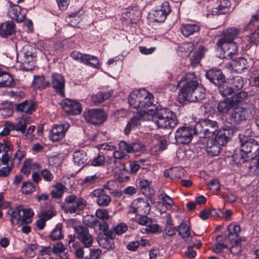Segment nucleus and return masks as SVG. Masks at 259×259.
Wrapping results in <instances>:
<instances>
[{"mask_svg": "<svg viewBox=\"0 0 259 259\" xmlns=\"http://www.w3.org/2000/svg\"><path fill=\"white\" fill-rule=\"evenodd\" d=\"M92 195L97 198L96 202L100 206H107L111 202L110 196L106 194L104 189H95L92 193Z\"/></svg>", "mask_w": 259, "mask_h": 259, "instance_id": "nucleus-21", "label": "nucleus"}, {"mask_svg": "<svg viewBox=\"0 0 259 259\" xmlns=\"http://www.w3.org/2000/svg\"><path fill=\"white\" fill-rule=\"evenodd\" d=\"M62 108L68 114L77 115L81 111L80 104L76 101L69 99H65L62 102Z\"/></svg>", "mask_w": 259, "mask_h": 259, "instance_id": "nucleus-17", "label": "nucleus"}, {"mask_svg": "<svg viewBox=\"0 0 259 259\" xmlns=\"http://www.w3.org/2000/svg\"><path fill=\"white\" fill-rule=\"evenodd\" d=\"M155 123L159 128H172L178 123L176 114L169 108H161L152 115Z\"/></svg>", "mask_w": 259, "mask_h": 259, "instance_id": "nucleus-1", "label": "nucleus"}, {"mask_svg": "<svg viewBox=\"0 0 259 259\" xmlns=\"http://www.w3.org/2000/svg\"><path fill=\"white\" fill-rule=\"evenodd\" d=\"M143 119L141 117V114L137 115L134 117L132 118L128 122L125 129L124 133L125 135H128L131 131L134 129L136 126L140 124V119Z\"/></svg>", "mask_w": 259, "mask_h": 259, "instance_id": "nucleus-39", "label": "nucleus"}, {"mask_svg": "<svg viewBox=\"0 0 259 259\" xmlns=\"http://www.w3.org/2000/svg\"><path fill=\"white\" fill-rule=\"evenodd\" d=\"M111 94H112V92H99L96 94L92 95V101L95 104L100 103L108 99Z\"/></svg>", "mask_w": 259, "mask_h": 259, "instance_id": "nucleus-44", "label": "nucleus"}, {"mask_svg": "<svg viewBox=\"0 0 259 259\" xmlns=\"http://www.w3.org/2000/svg\"><path fill=\"white\" fill-rule=\"evenodd\" d=\"M36 49L34 47L26 44L23 46L19 55L23 57L21 61L24 68L27 70H32L34 67L36 58Z\"/></svg>", "mask_w": 259, "mask_h": 259, "instance_id": "nucleus-7", "label": "nucleus"}, {"mask_svg": "<svg viewBox=\"0 0 259 259\" xmlns=\"http://www.w3.org/2000/svg\"><path fill=\"white\" fill-rule=\"evenodd\" d=\"M69 127L70 124L67 122L54 125L49 134L50 139L53 142L60 141L64 138Z\"/></svg>", "mask_w": 259, "mask_h": 259, "instance_id": "nucleus-12", "label": "nucleus"}, {"mask_svg": "<svg viewBox=\"0 0 259 259\" xmlns=\"http://www.w3.org/2000/svg\"><path fill=\"white\" fill-rule=\"evenodd\" d=\"M26 11L18 5H14L9 11V14L12 19L16 20L18 22H22L25 18Z\"/></svg>", "mask_w": 259, "mask_h": 259, "instance_id": "nucleus-23", "label": "nucleus"}, {"mask_svg": "<svg viewBox=\"0 0 259 259\" xmlns=\"http://www.w3.org/2000/svg\"><path fill=\"white\" fill-rule=\"evenodd\" d=\"M193 135H196L194 127L181 126L176 132L175 138L179 143L188 144L191 141Z\"/></svg>", "mask_w": 259, "mask_h": 259, "instance_id": "nucleus-10", "label": "nucleus"}, {"mask_svg": "<svg viewBox=\"0 0 259 259\" xmlns=\"http://www.w3.org/2000/svg\"><path fill=\"white\" fill-rule=\"evenodd\" d=\"M32 84L36 88H45L49 85V82L45 81L44 76H36L34 77Z\"/></svg>", "mask_w": 259, "mask_h": 259, "instance_id": "nucleus-52", "label": "nucleus"}, {"mask_svg": "<svg viewBox=\"0 0 259 259\" xmlns=\"http://www.w3.org/2000/svg\"><path fill=\"white\" fill-rule=\"evenodd\" d=\"M73 162L77 165H85L88 160V156L83 150L76 151L73 154Z\"/></svg>", "mask_w": 259, "mask_h": 259, "instance_id": "nucleus-29", "label": "nucleus"}, {"mask_svg": "<svg viewBox=\"0 0 259 259\" xmlns=\"http://www.w3.org/2000/svg\"><path fill=\"white\" fill-rule=\"evenodd\" d=\"M205 52L206 49L204 47L199 46L198 51L195 53L191 59V65L192 67L196 66L200 63Z\"/></svg>", "mask_w": 259, "mask_h": 259, "instance_id": "nucleus-41", "label": "nucleus"}, {"mask_svg": "<svg viewBox=\"0 0 259 259\" xmlns=\"http://www.w3.org/2000/svg\"><path fill=\"white\" fill-rule=\"evenodd\" d=\"M227 230L229 232L228 238L231 241L239 238V233L240 232V227L239 225L231 224L228 226Z\"/></svg>", "mask_w": 259, "mask_h": 259, "instance_id": "nucleus-42", "label": "nucleus"}, {"mask_svg": "<svg viewBox=\"0 0 259 259\" xmlns=\"http://www.w3.org/2000/svg\"><path fill=\"white\" fill-rule=\"evenodd\" d=\"M65 203L62 207L65 212L74 213L82 210L86 206L87 201L81 198H77L75 195L71 194L67 196Z\"/></svg>", "mask_w": 259, "mask_h": 259, "instance_id": "nucleus-6", "label": "nucleus"}, {"mask_svg": "<svg viewBox=\"0 0 259 259\" xmlns=\"http://www.w3.org/2000/svg\"><path fill=\"white\" fill-rule=\"evenodd\" d=\"M231 3L229 0H219L210 10L212 15H221L228 13Z\"/></svg>", "mask_w": 259, "mask_h": 259, "instance_id": "nucleus-20", "label": "nucleus"}, {"mask_svg": "<svg viewBox=\"0 0 259 259\" xmlns=\"http://www.w3.org/2000/svg\"><path fill=\"white\" fill-rule=\"evenodd\" d=\"M145 232L148 234H154L158 232H161V229L160 227L154 222L152 220L150 223L148 224L147 226L145 229Z\"/></svg>", "mask_w": 259, "mask_h": 259, "instance_id": "nucleus-56", "label": "nucleus"}, {"mask_svg": "<svg viewBox=\"0 0 259 259\" xmlns=\"http://www.w3.org/2000/svg\"><path fill=\"white\" fill-rule=\"evenodd\" d=\"M194 49V45L192 42H185L181 44L178 48L179 55L182 57H186Z\"/></svg>", "mask_w": 259, "mask_h": 259, "instance_id": "nucleus-32", "label": "nucleus"}, {"mask_svg": "<svg viewBox=\"0 0 259 259\" xmlns=\"http://www.w3.org/2000/svg\"><path fill=\"white\" fill-rule=\"evenodd\" d=\"M23 210L22 206H18L14 208H11L8 211V214L11 216L10 221L12 225L21 223L22 217L21 212Z\"/></svg>", "mask_w": 259, "mask_h": 259, "instance_id": "nucleus-27", "label": "nucleus"}, {"mask_svg": "<svg viewBox=\"0 0 259 259\" xmlns=\"http://www.w3.org/2000/svg\"><path fill=\"white\" fill-rule=\"evenodd\" d=\"M179 234L187 243H190L192 240L189 227L184 223H182L179 227Z\"/></svg>", "mask_w": 259, "mask_h": 259, "instance_id": "nucleus-34", "label": "nucleus"}, {"mask_svg": "<svg viewBox=\"0 0 259 259\" xmlns=\"http://www.w3.org/2000/svg\"><path fill=\"white\" fill-rule=\"evenodd\" d=\"M83 116L88 123L95 125L102 124L107 119V114L102 109H90L83 112Z\"/></svg>", "mask_w": 259, "mask_h": 259, "instance_id": "nucleus-8", "label": "nucleus"}, {"mask_svg": "<svg viewBox=\"0 0 259 259\" xmlns=\"http://www.w3.org/2000/svg\"><path fill=\"white\" fill-rule=\"evenodd\" d=\"M239 30L236 28L231 27L226 29L220 39H223L224 42H233V40L238 36Z\"/></svg>", "mask_w": 259, "mask_h": 259, "instance_id": "nucleus-28", "label": "nucleus"}, {"mask_svg": "<svg viewBox=\"0 0 259 259\" xmlns=\"http://www.w3.org/2000/svg\"><path fill=\"white\" fill-rule=\"evenodd\" d=\"M7 166L3 167L0 169V177H6L9 176L10 173L11 172L14 167L13 162L11 161V163L9 165V162L8 164H6Z\"/></svg>", "mask_w": 259, "mask_h": 259, "instance_id": "nucleus-60", "label": "nucleus"}, {"mask_svg": "<svg viewBox=\"0 0 259 259\" xmlns=\"http://www.w3.org/2000/svg\"><path fill=\"white\" fill-rule=\"evenodd\" d=\"M199 30V26L196 24H182L181 26L182 33L186 37L198 32Z\"/></svg>", "mask_w": 259, "mask_h": 259, "instance_id": "nucleus-36", "label": "nucleus"}, {"mask_svg": "<svg viewBox=\"0 0 259 259\" xmlns=\"http://www.w3.org/2000/svg\"><path fill=\"white\" fill-rule=\"evenodd\" d=\"M96 215L98 219L103 221V222H106L110 218L108 212L105 209H97L96 212Z\"/></svg>", "mask_w": 259, "mask_h": 259, "instance_id": "nucleus-58", "label": "nucleus"}, {"mask_svg": "<svg viewBox=\"0 0 259 259\" xmlns=\"http://www.w3.org/2000/svg\"><path fill=\"white\" fill-rule=\"evenodd\" d=\"M150 211L149 203L144 199L134 200L130 205L128 212L137 214H147Z\"/></svg>", "mask_w": 259, "mask_h": 259, "instance_id": "nucleus-11", "label": "nucleus"}, {"mask_svg": "<svg viewBox=\"0 0 259 259\" xmlns=\"http://www.w3.org/2000/svg\"><path fill=\"white\" fill-rule=\"evenodd\" d=\"M37 246L36 244H30L27 247L25 254L28 257H33L35 255V250L37 249Z\"/></svg>", "mask_w": 259, "mask_h": 259, "instance_id": "nucleus-62", "label": "nucleus"}, {"mask_svg": "<svg viewBox=\"0 0 259 259\" xmlns=\"http://www.w3.org/2000/svg\"><path fill=\"white\" fill-rule=\"evenodd\" d=\"M166 219V226L164 229V232L165 235L163 234V237L165 238V235H167L169 236H174L178 229L176 227H174L172 224V219L171 216L169 214H166L165 217Z\"/></svg>", "mask_w": 259, "mask_h": 259, "instance_id": "nucleus-37", "label": "nucleus"}, {"mask_svg": "<svg viewBox=\"0 0 259 259\" xmlns=\"http://www.w3.org/2000/svg\"><path fill=\"white\" fill-rule=\"evenodd\" d=\"M141 96L139 113L144 120H150L155 112L152 108L154 107L153 96L145 89L141 90Z\"/></svg>", "mask_w": 259, "mask_h": 259, "instance_id": "nucleus-3", "label": "nucleus"}, {"mask_svg": "<svg viewBox=\"0 0 259 259\" xmlns=\"http://www.w3.org/2000/svg\"><path fill=\"white\" fill-rule=\"evenodd\" d=\"M101 230L104 233L106 237L111 240L114 239L115 237V233L114 231L108 229V225L107 222H103V224L100 225Z\"/></svg>", "mask_w": 259, "mask_h": 259, "instance_id": "nucleus-54", "label": "nucleus"}, {"mask_svg": "<svg viewBox=\"0 0 259 259\" xmlns=\"http://www.w3.org/2000/svg\"><path fill=\"white\" fill-rule=\"evenodd\" d=\"M212 140L221 147L225 145L228 140L226 131L224 130H220L217 132L215 138Z\"/></svg>", "mask_w": 259, "mask_h": 259, "instance_id": "nucleus-45", "label": "nucleus"}, {"mask_svg": "<svg viewBox=\"0 0 259 259\" xmlns=\"http://www.w3.org/2000/svg\"><path fill=\"white\" fill-rule=\"evenodd\" d=\"M15 25L12 21H6L0 24V35L7 37L12 35L15 31Z\"/></svg>", "mask_w": 259, "mask_h": 259, "instance_id": "nucleus-26", "label": "nucleus"}, {"mask_svg": "<svg viewBox=\"0 0 259 259\" xmlns=\"http://www.w3.org/2000/svg\"><path fill=\"white\" fill-rule=\"evenodd\" d=\"M232 65L235 70L240 73L246 68L247 61L243 58H239L233 61Z\"/></svg>", "mask_w": 259, "mask_h": 259, "instance_id": "nucleus-47", "label": "nucleus"}, {"mask_svg": "<svg viewBox=\"0 0 259 259\" xmlns=\"http://www.w3.org/2000/svg\"><path fill=\"white\" fill-rule=\"evenodd\" d=\"M184 83L178 95V101L180 103L186 102V99L191 94L192 92L199 85V78L194 72H189L182 78Z\"/></svg>", "mask_w": 259, "mask_h": 259, "instance_id": "nucleus-2", "label": "nucleus"}, {"mask_svg": "<svg viewBox=\"0 0 259 259\" xmlns=\"http://www.w3.org/2000/svg\"><path fill=\"white\" fill-rule=\"evenodd\" d=\"M205 76L216 86L221 85L225 81V77L220 69H210L206 72Z\"/></svg>", "mask_w": 259, "mask_h": 259, "instance_id": "nucleus-19", "label": "nucleus"}, {"mask_svg": "<svg viewBox=\"0 0 259 259\" xmlns=\"http://www.w3.org/2000/svg\"><path fill=\"white\" fill-rule=\"evenodd\" d=\"M221 146L215 142L213 140H209L207 141L205 147L207 154L211 156L218 155L221 150Z\"/></svg>", "mask_w": 259, "mask_h": 259, "instance_id": "nucleus-30", "label": "nucleus"}, {"mask_svg": "<svg viewBox=\"0 0 259 259\" xmlns=\"http://www.w3.org/2000/svg\"><path fill=\"white\" fill-rule=\"evenodd\" d=\"M217 45L223 52L222 55L224 58L232 59L237 53L238 48L234 42H224L223 39H219Z\"/></svg>", "mask_w": 259, "mask_h": 259, "instance_id": "nucleus-13", "label": "nucleus"}, {"mask_svg": "<svg viewBox=\"0 0 259 259\" xmlns=\"http://www.w3.org/2000/svg\"><path fill=\"white\" fill-rule=\"evenodd\" d=\"M23 216L22 217L21 224H29L32 222V218L34 215L33 210L31 208H23Z\"/></svg>", "mask_w": 259, "mask_h": 259, "instance_id": "nucleus-51", "label": "nucleus"}, {"mask_svg": "<svg viewBox=\"0 0 259 259\" xmlns=\"http://www.w3.org/2000/svg\"><path fill=\"white\" fill-rule=\"evenodd\" d=\"M101 176L99 172H96L93 175L88 176L83 179L81 182V185L84 187L91 186L96 184Z\"/></svg>", "mask_w": 259, "mask_h": 259, "instance_id": "nucleus-40", "label": "nucleus"}, {"mask_svg": "<svg viewBox=\"0 0 259 259\" xmlns=\"http://www.w3.org/2000/svg\"><path fill=\"white\" fill-rule=\"evenodd\" d=\"M65 80L62 74L53 73L51 74V85L55 92L62 96H64Z\"/></svg>", "mask_w": 259, "mask_h": 259, "instance_id": "nucleus-15", "label": "nucleus"}, {"mask_svg": "<svg viewBox=\"0 0 259 259\" xmlns=\"http://www.w3.org/2000/svg\"><path fill=\"white\" fill-rule=\"evenodd\" d=\"M228 81L235 92L243 88V80L242 78L239 76H237L233 77L232 79H229Z\"/></svg>", "mask_w": 259, "mask_h": 259, "instance_id": "nucleus-49", "label": "nucleus"}, {"mask_svg": "<svg viewBox=\"0 0 259 259\" xmlns=\"http://www.w3.org/2000/svg\"><path fill=\"white\" fill-rule=\"evenodd\" d=\"M35 186L31 182H24L21 187L22 192L24 194H29L35 191Z\"/></svg>", "mask_w": 259, "mask_h": 259, "instance_id": "nucleus-53", "label": "nucleus"}, {"mask_svg": "<svg viewBox=\"0 0 259 259\" xmlns=\"http://www.w3.org/2000/svg\"><path fill=\"white\" fill-rule=\"evenodd\" d=\"M141 90L135 91L132 93L128 97V103L131 107L137 109L138 112L139 111V107L140 105L141 98Z\"/></svg>", "mask_w": 259, "mask_h": 259, "instance_id": "nucleus-31", "label": "nucleus"}, {"mask_svg": "<svg viewBox=\"0 0 259 259\" xmlns=\"http://www.w3.org/2000/svg\"><path fill=\"white\" fill-rule=\"evenodd\" d=\"M205 90L201 84L198 85L191 94L186 99V101L190 102H199L204 99L205 97Z\"/></svg>", "mask_w": 259, "mask_h": 259, "instance_id": "nucleus-25", "label": "nucleus"}, {"mask_svg": "<svg viewBox=\"0 0 259 259\" xmlns=\"http://www.w3.org/2000/svg\"><path fill=\"white\" fill-rule=\"evenodd\" d=\"M74 231L77 234L78 239L85 247H89L92 245L93 239L89 234L88 228L82 225H79L74 227Z\"/></svg>", "mask_w": 259, "mask_h": 259, "instance_id": "nucleus-14", "label": "nucleus"}, {"mask_svg": "<svg viewBox=\"0 0 259 259\" xmlns=\"http://www.w3.org/2000/svg\"><path fill=\"white\" fill-rule=\"evenodd\" d=\"M247 40L250 43H259V25L253 33L248 35Z\"/></svg>", "mask_w": 259, "mask_h": 259, "instance_id": "nucleus-61", "label": "nucleus"}, {"mask_svg": "<svg viewBox=\"0 0 259 259\" xmlns=\"http://www.w3.org/2000/svg\"><path fill=\"white\" fill-rule=\"evenodd\" d=\"M65 187L61 183H57L53 187L51 195L54 198H61L65 191Z\"/></svg>", "mask_w": 259, "mask_h": 259, "instance_id": "nucleus-48", "label": "nucleus"}, {"mask_svg": "<svg viewBox=\"0 0 259 259\" xmlns=\"http://www.w3.org/2000/svg\"><path fill=\"white\" fill-rule=\"evenodd\" d=\"M218 87L220 93L224 97L231 95L235 92L229 81L225 82V80L223 83Z\"/></svg>", "mask_w": 259, "mask_h": 259, "instance_id": "nucleus-43", "label": "nucleus"}, {"mask_svg": "<svg viewBox=\"0 0 259 259\" xmlns=\"http://www.w3.org/2000/svg\"><path fill=\"white\" fill-rule=\"evenodd\" d=\"M70 57L79 62L84 63L94 68H98L99 61L97 57L90 55L83 54L78 51H73L70 53Z\"/></svg>", "mask_w": 259, "mask_h": 259, "instance_id": "nucleus-9", "label": "nucleus"}, {"mask_svg": "<svg viewBox=\"0 0 259 259\" xmlns=\"http://www.w3.org/2000/svg\"><path fill=\"white\" fill-rule=\"evenodd\" d=\"M30 118L27 116H23L21 118L17 120L15 124H10V128L13 130L20 132L22 134L25 133L27 126L31 123Z\"/></svg>", "mask_w": 259, "mask_h": 259, "instance_id": "nucleus-24", "label": "nucleus"}, {"mask_svg": "<svg viewBox=\"0 0 259 259\" xmlns=\"http://www.w3.org/2000/svg\"><path fill=\"white\" fill-rule=\"evenodd\" d=\"M217 122L209 119H204L197 122L194 126V133L200 138H209L218 131Z\"/></svg>", "mask_w": 259, "mask_h": 259, "instance_id": "nucleus-5", "label": "nucleus"}, {"mask_svg": "<svg viewBox=\"0 0 259 259\" xmlns=\"http://www.w3.org/2000/svg\"><path fill=\"white\" fill-rule=\"evenodd\" d=\"M102 250L100 249H90V257L85 256L83 259H99Z\"/></svg>", "mask_w": 259, "mask_h": 259, "instance_id": "nucleus-64", "label": "nucleus"}, {"mask_svg": "<svg viewBox=\"0 0 259 259\" xmlns=\"http://www.w3.org/2000/svg\"><path fill=\"white\" fill-rule=\"evenodd\" d=\"M0 88L12 87L15 85L12 76L9 73L4 72L1 70Z\"/></svg>", "mask_w": 259, "mask_h": 259, "instance_id": "nucleus-35", "label": "nucleus"}, {"mask_svg": "<svg viewBox=\"0 0 259 259\" xmlns=\"http://www.w3.org/2000/svg\"><path fill=\"white\" fill-rule=\"evenodd\" d=\"M139 186L144 194L146 195L152 194V190L151 189L150 182L147 180L140 179L139 180Z\"/></svg>", "mask_w": 259, "mask_h": 259, "instance_id": "nucleus-50", "label": "nucleus"}, {"mask_svg": "<svg viewBox=\"0 0 259 259\" xmlns=\"http://www.w3.org/2000/svg\"><path fill=\"white\" fill-rule=\"evenodd\" d=\"M13 155L11 144L9 141L0 143V161L2 164H8Z\"/></svg>", "mask_w": 259, "mask_h": 259, "instance_id": "nucleus-18", "label": "nucleus"}, {"mask_svg": "<svg viewBox=\"0 0 259 259\" xmlns=\"http://www.w3.org/2000/svg\"><path fill=\"white\" fill-rule=\"evenodd\" d=\"M248 96V94L247 92L244 91L240 92L235 95L233 96L231 99L234 101V105L238 103H240L243 101L244 99H245Z\"/></svg>", "mask_w": 259, "mask_h": 259, "instance_id": "nucleus-57", "label": "nucleus"}, {"mask_svg": "<svg viewBox=\"0 0 259 259\" xmlns=\"http://www.w3.org/2000/svg\"><path fill=\"white\" fill-rule=\"evenodd\" d=\"M244 239L241 238L238 239L234 240V243H232V245L230 248V252L234 254H237L242 251V245L241 242Z\"/></svg>", "mask_w": 259, "mask_h": 259, "instance_id": "nucleus-55", "label": "nucleus"}, {"mask_svg": "<svg viewBox=\"0 0 259 259\" xmlns=\"http://www.w3.org/2000/svg\"><path fill=\"white\" fill-rule=\"evenodd\" d=\"M62 226L60 224H58L55 229H54L50 235V238L53 241L59 240L64 237V234L62 232Z\"/></svg>", "mask_w": 259, "mask_h": 259, "instance_id": "nucleus-46", "label": "nucleus"}, {"mask_svg": "<svg viewBox=\"0 0 259 259\" xmlns=\"http://www.w3.org/2000/svg\"><path fill=\"white\" fill-rule=\"evenodd\" d=\"M259 21V11L256 14L253 15L248 24L244 27V30H250L252 28V26L255 22Z\"/></svg>", "mask_w": 259, "mask_h": 259, "instance_id": "nucleus-63", "label": "nucleus"}, {"mask_svg": "<svg viewBox=\"0 0 259 259\" xmlns=\"http://www.w3.org/2000/svg\"><path fill=\"white\" fill-rule=\"evenodd\" d=\"M239 136V140L241 143V158L257 156L259 154L258 142L253 139H248L244 135H240Z\"/></svg>", "mask_w": 259, "mask_h": 259, "instance_id": "nucleus-4", "label": "nucleus"}, {"mask_svg": "<svg viewBox=\"0 0 259 259\" xmlns=\"http://www.w3.org/2000/svg\"><path fill=\"white\" fill-rule=\"evenodd\" d=\"M247 111L242 107L235 108L230 115L231 121L235 124H239L241 121L246 120Z\"/></svg>", "mask_w": 259, "mask_h": 259, "instance_id": "nucleus-22", "label": "nucleus"}, {"mask_svg": "<svg viewBox=\"0 0 259 259\" xmlns=\"http://www.w3.org/2000/svg\"><path fill=\"white\" fill-rule=\"evenodd\" d=\"M171 179H180L184 175V169L180 167L171 168Z\"/></svg>", "mask_w": 259, "mask_h": 259, "instance_id": "nucleus-59", "label": "nucleus"}, {"mask_svg": "<svg viewBox=\"0 0 259 259\" xmlns=\"http://www.w3.org/2000/svg\"><path fill=\"white\" fill-rule=\"evenodd\" d=\"M16 109L18 111L30 114L34 110V105L31 101H25L17 104Z\"/></svg>", "mask_w": 259, "mask_h": 259, "instance_id": "nucleus-38", "label": "nucleus"}, {"mask_svg": "<svg viewBox=\"0 0 259 259\" xmlns=\"http://www.w3.org/2000/svg\"><path fill=\"white\" fill-rule=\"evenodd\" d=\"M171 9L168 2H164L160 6L157 7L153 12V15L154 21L158 22H163L167 15L170 13Z\"/></svg>", "mask_w": 259, "mask_h": 259, "instance_id": "nucleus-16", "label": "nucleus"}, {"mask_svg": "<svg viewBox=\"0 0 259 259\" xmlns=\"http://www.w3.org/2000/svg\"><path fill=\"white\" fill-rule=\"evenodd\" d=\"M234 106V101L230 98H228L218 104V110L220 112L226 114L233 108Z\"/></svg>", "mask_w": 259, "mask_h": 259, "instance_id": "nucleus-33", "label": "nucleus"}]
</instances>
